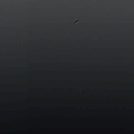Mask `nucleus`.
<instances>
[{"label":"nucleus","instance_id":"f257e3e1","mask_svg":"<svg viewBox=\"0 0 134 134\" xmlns=\"http://www.w3.org/2000/svg\"><path fill=\"white\" fill-rule=\"evenodd\" d=\"M85 60H84V64ZM85 65L84 64V68ZM85 68H84V109H134V108H87L85 105Z\"/></svg>","mask_w":134,"mask_h":134},{"label":"nucleus","instance_id":"f03ea898","mask_svg":"<svg viewBox=\"0 0 134 134\" xmlns=\"http://www.w3.org/2000/svg\"><path fill=\"white\" fill-rule=\"evenodd\" d=\"M75 98L73 100L70 101V103L75 105L78 104L79 102V100L77 96H75Z\"/></svg>","mask_w":134,"mask_h":134},{"label":"nucleus","instance_id":"7ed1b4c3","mask_svg":"<svg viewBox=\"0 0 134 134\" xmlns=\"http://www.w3.org/2000/svg\"><path fill=\"white\" fill-rule=\"evenodd\" d=\"M96 100H95L94 101H92V100H90V102H95V101H96Z\"/></svg>","mask_w":134,"mask_h":134},{"label":"nucleus","instance_id":"20e7f679","mask_svg":"<svg viewBox=\"0 0 134 134\" xmlns=\"http://www.w3.org/2000/svg\"><path fill=\"white\" fill-rule=\"evenodd\" d=\"M99 102H101V103H104V102H105L106 101H98Z\"/></svg>","mask_w":134,"mask_h":134},{"label":"nucleus","instance_id":"39448f33","mask_svg":"<svg viewBox=\"0 0 134 134\" xmlns=\"http://www.w3.org/2000/svg\"><path fill=\"white\" fill-rule=\"evenodd\" d=\"M84 2H85V0H84Z\"/></svg>","mask_w":134,"mask_h":134},{"label":"nucleus","instance_id":"423d86ee","mask_svg":"<svg viewBox=\"0 0 134 134\" xmlns=\"http://www.w3.org/2000/svg\"><path fill=\"white\" fill-rule=\"evenodd\" d=\"M84 2H85V0H84Z\"/></svg>","mask_w":134,"mask_h":134},{"label":"nucleus","instance_id":"0eeeda50","mask_svg":"<svg viewBox=\"0 0 134 134\" xmlns=\"http://www.w3.org/2000/svg\"><path fill=\"white\" fill-rule=\"evenodd\" d=\"M84 2H85V0H84Z\"/></svg>","mask_w":134,"mask_h":134},{"label":"nucleus","instance_id":"6e6552de","mask_svg":"<svg viewBox=\"0 0 134 134\" xmlns=\"http://www.w3.org/2000/svg\"><path fill=\"white\" fill-rule=\"evenodd\" d=\"M84 5H85V4H84Z\"/></svg>","mask_w":134,"mask_h":134}]
</instances>
